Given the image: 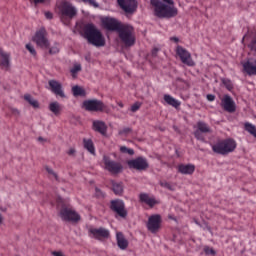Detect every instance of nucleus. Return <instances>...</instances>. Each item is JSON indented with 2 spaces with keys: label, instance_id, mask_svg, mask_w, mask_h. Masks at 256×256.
I'll use <instances>...</instances> for the list:
<instances>
[{
  "label": "nucleus",
  "instance_id": "1",
  "mask_svg": "<svg viewBox=\"0 0 256 256\" xmlns=\"http://www.w3.org/2000/svg\"><path fill=\"white\" fill-rule=\"evenodd\" d=\"M150 0V4L154 9V15L159 19H171L176 17L178 10L175 8L173 0Z\"/></svg>",
  "mask_w": 256,
  "mask_h": 256
},
{
  "label": "nucleus",
  "instance_id": "2",
  "mask_svg": "<svg viewBox=\"0 0 256 256\" xmlns=\"http://www.w3.org/2000/svg\"><path fill=\"white\" fill-rule=\"evenodd\" d=\"M56 11L62 23H69L71 19L77 16V8L67 0H61L56 3Z\"/></svg>",
  "mask_w": 256,
  "mask_h": 256
},
{
  "label": "nucleus",
  "instance_id": "3",
  "mask_svg": "<svg viewBox=\"0 0 256 256\" xmlns=\"http://www.w3.org/2000/svg\"><path fill=\"white\" fill-rule=\"evenodd\" d=\"M84 38L87 39L88 43L95 47H104L105 45V38H103V34H101L93 24H87L84 27Z\"/></svg>",
  "mask_w": 256,
  "mask_h": 256
},
{
  "label": "nucleus",
  "instance_id": "4",
  "mask_svg": "<svg viewBox=\"0 0 256 256\" xmlns=\"http://www.w3.org/2000/svg\"><path fill=\"white\" fill-rule=\"evenodd\" d=\"M237 149V142L232 138L219 140L214 145H212V151L218 155H229Z\"/></svg>",
  "mask_w": 256,
  "mask_h": 256
},
{
  "label": "nucleus",
  "instance_id": "5",
  "mask_svg": "<svg viewBox=\"0 0 256 256\" xmlns=\"http://www.w3.org/2000/svg\"><path fill=\"white\" fill-rule=\"evenodd\" d=\"M119 39L124 43L125 47H133L135 45V30L133 26L123 24L120 31H118Z\"/></svg>",
  "mask_w": 256,
  "mask_h": 256
},
{
  "label": "nucleus",
  "instance_id": "6",
  "mask_svg": "<svg viewBox=\"0 0 256 256\" xmlns=\"http://www.w3.org/2000/svg\"><path fill=\"white\" fill-rule=\"evenodd\" d=\"M32 41H34V43H36L37 47H40V49H49L50 42L49 38H47V30H45V28H40L38 31H36Z\"/></svg>",
  "mask_w": 256,
  "mask_h": 256
},
{
  "label": "nucleus",
  "instance_id": "7",
  "mask_svg": "<svg viewBox=\"0 0 256 256\" xmlns=\"http://www.w3.org/2000/svg\"><path fill=\"white\" fill-rule=\"evenodd\" d=\"M88 236L91 239H96L97 241H105V239H109L111 237V232L109 229H106L104 227H90L88 229Z\"/></svg>",
  "mask_w": 256,
  "mask_h": 256
},
{
  "label": "nucleus",
  "instance_id": "8",
  "mask_svg": "<svg viewBox=\"0 0 256 256\" xmlns=\"http://www.w3.org/2000/svg\"><path fill=\"white\" fill-rule=\"evenodd\" d=\"M60 217L62 221H70L71 223H77V221H81V215L69 207H63L60 210Z\"/></svg>",
  "mask_w": 256,
  "mask_h": 256
},
{
  "label": "nucleus",
  "instance_id": "9",
  "mask_svg": "<svg viewBox=\"0 0 256 256\" xmlns=\"http://www.w3.org/2000/svg\"><path fill=\"white\" fill-rule=\"evenodd\" d=\"M176 55L179 56L180 61L184 65H187L188 67H195V61H193L191 53L187 51V49L183 48L182 46H177Z\"/></svg>",
  "mask_w": 256,
  "mask_h": 256
},
{
  "label": "nucleus",
  "instance_id": "10",
  "mask_svg": "<svg viewBox=\"0 0 256 256\" xmlns=\"http://www.w3.org/2000/svg\"><path fill=\"white\" fill-rule=\"evenodd\" d=\"M103 162L106 171H109V173H114L117 175V173H121V171H123V165L119 162L111 160V158L107 155L103 156Z\"/></svg>",
  "mask_w": 256,
  "mask_h": 256
},
{
  "label": "nucleus",
  "instance_id": "11",
  "mask_svg": "<svg viewBox=\"0 0 256 256\" xmlns=\"http://www.w3.org/2000/svg\"><path fill=\"white\" fill-rule=\"evenodd\" d=\"M161 215L159 214H153L148 218V222L146 224V227L150 233H159V229H161V223H162Z\"/></svg>",
  "mask_w": 256,
  "mask_h": 256
},
{
  "label": "nucleus",
  "instance_id": "12",
  "mask_svg": "<svg viewBox=\"0 0 256 256\" xmlns=\"http://www.w3.org/2000/svg\"><path fill=\"white\" fill-rule=\"evenodd\" d=\"M83 107L86 111L101 112L105 111V104L101 100L92 99L83 102Z\"/></svg>",
  "mask_w": 256,
  "mask_h": 256
},
{
  "label": "nucleus",
  "instance_id": "13",
  "mask_svg": "<svg viewBox=\"0 0 256 256\" xmlns=\"http://www.w3.org/2000/svg\"><path fill=\"white\" fill-rule=\"evenodd\" d=\"M110 208L116 215L119 217H122V219H125L127 217V210L125 209V202L123 200H112L110 203Z\"/></svg>",
  "mask_w": 256,
  "mask_h": 256
},
{
  "label": "nucleus",
  "instance_id": "14",
  "mask_svg": "<svg viewBox=\"0 0 256 256\" xmlns=\"http://www.w3.org/2000/svg\"><path fill=\"white\" fill-rule=\"evenodd\" d=\"M128 166L130 167V169H136L137 171H145V169L149 168V162H147V158L138 157L136 159L129 160Z\"/></svg>",
  "mask_w": 256,
  "mask_h": 256
},
{
  "label": "nucleus",
  "instance_id": "15",
  "mask_svg": "<svg viewBox=\"0 0 256 256\" xmlns=\"http://www.w3.org/2000/svg\"><path fill=\"white\" fill-rule=\"evenodd\" d=\"M221 107L224 109V111H227V113H235L237 111V105L235 104V101L231 96L225 95L221 99Z\"/></svg>",
  "mask_w": 256,
  "mask_h": 256
},
{
  "label": "nucleus",
  "instance_id": "16",
  "mask_svg": "<svg viewBox=\"0 0 256 256\" xmlns=\"http://www.w3.org/2000/svg\"><path fill=\"white\" fill-rule=\"evenodd\" d=\"M102 24L108 31H117V33H119L121 27L124 25L114 18H104Z\"/></svg>",
  "mask_w": 256,
  "mask_h": 256
},
{
  "label": "nucleus",
  "instance_id": "17",
  "mask_svg": "<svg viewBox=\"0 0 256 256\" xmlns=\"http://www.w3.org/2000/svg\"><path fill=\"white\" fill-rule=\"evenodd\" d=\"M139 201L144 205H148L151 209L155 207V205H159L161 203L159 200L155 198V196L147 194V193H140L139 194Z\"/></svg>",
  "mask_w": 256,
  "mask_h": 256
},
{
  "label": "nucleus",
  "instance_id": "18",
  "mask_svg": "<svg viewBox=\"0 0 256 256\" xmlns=\"http://www.w3.org/2000/svg\"><path fill=\"white\" fill-rule=\"evenodd\" d=\"M118 5L125 13H134L137 9V0H118Z\"/></svg>",
  "mask_w": 256,
  "mask_h": 256
},
{
  "label": "nucleus",
  "instance_id": "19",
  "mask_svg": "<svg viewBox=\"0 0 256 256\" xmlns=\"http://www.w3.org/2000/svg\"><path fill=\"white\" fill-rule=\"evenodd\" d=\"M48 85L50 87V91L54 93L57 97H61L65 99V92L63 91V85L60 84L57 80H49Z\"/></svg>",
  "mask_w": 256,
  "mask_h": 256
},
{
  "label": "nucleus",
  "instance_id": "20",
  "mask_svg": "<svg viewBox=\"0 0 256 256\" xmlns=\"http://www.w3.org/2000/svg\"><path fill=\"white\" fill-rule=\"evenodd\" d=\"M243 70L245 71V73H247V75H256V60H248L247 62H244Z\"/></svg>",
  "mask_w": 256,
  "mask_h": 256
},
{
  "label": "nucleus",
  "instance_id": "21",
  "mask_svg": "<svg viewBox=\"0 0 256 256\" xmlns=\"http://www.w3.org/2000/svg\"><path fill=\"white\" fill-rule=\"evenodd\" d=\"M178 171L182 175H193V173H195V165H193V164H180L178 166Z\"/></svg>",
  "mask_w": 256,
  "mask_h": 256
},
{
  "label": "nucleus",
  "instance_id": "22",
  "mask_svg": "<svg viewBox=\"0 0 256 256\" xmlns=\"http://www.w3.org/2000/svg\"><path fill=\"white\" fill-rule=\"evenodd\" d=\"M116 241L119 249L125 251L129 247V241L125 239V236L121 232L116 233Z\"/></svg>",
  "mask_w": 256,
  "mask_h": 256
},
{
  "label": "nucleus",
  "instance_id": "23",
  "mask_svg": "<svg viewBox=\"0 0 256 256\" xmlns=\"http://www.w3.org/2000/svg\"><path fill=\"white\" fill-rule=\"evenodd\" d=\"M164 101L167 103V105H170L171 107H174L175 109L181 107V101L173 98V96L169 94L164 95Z\"/></svg>",
  "mask_w": 256,
  "mask_h": 256
},
{
  "label": "nucleus",
  "instance_id": "24",
  "mask_svg": "<svg viewBox=\"0 0 256 256\" xmlns=\"http://www.w3.org/2000/svg\"><path fill=\"white\" fill-rule=\"evenodd\" d=\"M93 129L95 131H98V133L105 135V133L107 132V125H105V122H103V121H94Z\"/></svg>",
  "mask_w": 256,
  "mask_h": 256
},
{
  "label": "nucleus",
  "instance_id": "25",
  "mask_svg": "<svg viewBox=\"0 0 256 256\" xmlns=\"http://www.w3.org/2000/svg\"><path fill=\"white\" fill-rule=\"evenodd\" d=\"M83 145L84 149H86L88 153L95 155V145L93 144V140L84 138Z\"/></svg>",
  "mask_w": 256,
  "mask_h": 256
},
{
  "label": "nucleus",
  "instance_id": "26",
  "mask_svg": "<svg viewBox=\"0 0 256 256\" xmlns=\"http://www.w3.org/2000/svg\"><path fill=\"white\" fill-rule=\"evenodd\" d=\"M0 57L2 58L0 62L2 69H9V54L0 49Z\"/></svg>",
  "mask_w": 256,
  "mask_h": 256
},
{
  "label": "nucleus",
  "instance_id": "27",
  "mask_svg": "<svg viewBox=\"0 0 256 256\" xmlns=\"http://www.w3.org/2000/svg\"><path fill=\"white\" fill-rule=\"evenodd\" d=\"M112 190L115 193V195H123V183L122 182H111Z\"/></svg>",
  "mask_w": 256,
  "mask_h": 256
},
{
  "label": "nucleus",
  "instance_id": "28",
  "mask_svg": "<svg viewBox=\"0 0 256 256\" xmlns=\"http://www.w3.org/2000/svg\"><path fill=\"white\" fill-rule=\"evenodd\" d=\"M49 110L51 111V113L59 115V113H61V111L63 110V106H61L59 102H51L49 104Z\"/></svg>",
  "mask_w": 256,
  "mask_h": 256
},
{
  "label": "nucleus",
  "instance_id": "29",
  "mask_svg": "<svg viewBox=\"0 0 256 256\" xmlns=\"http://www.w3.org/2000/svg\"><path fill=\"white\" fill-rule=\"evenodd\" d=\"M72 93L74 97H85V95H87L85 89L81 88V86L72 87Z\"/></svg>",
  "mask_w": 256,
  "mask_h": 256
},
{
  "label": "nucleus",
  "instance_id": "30",
  "mask_svg": "<svg viewBox=\"0 0 256 256\" xmlns=\"http://www.w3.org/2000/svg\"><path fill=\"white\" fill-rule=\"evenodd\" d=\"M197 127H198V131H200L201 133H211V128L205 122H202V121L198 122Z\"/></svg>",
  "mask_w": 256,
  "mask_h": 256
},
{
  "label": "nucleus",
  "instance_id": "31",
  "mask_svg": "<svg viewBox=\"0 0 256 256\" xmlns=\"http://www.w3.org/2000/svg\"><path fill=\"white\" fill-rule=\"evenodd\" d=\"M244 129H245V131L250 133V135H253V137L256 138V127H255V125H253V124H251L249 122H246L244 124Z\"/></svg>",
  "mask_w": 256,
  "mask_h": 256
},
{
  "label": "nucleus",
  "instance_id": "32",
  "mask_svg": "<svg viewBox=\"0 0 256 256\" xmlns=\"http://www.w3.org/2000/svg\"><path fill=\"white\" fill-rule=\"evenodd\" d=\"M24 99H25V101H28L32 105V107H34L36 109H37V107H39V102L37 100L33 99V97H31V95H29V94L24 95Z\"/></svg>",
  "mask_w": 256,
  "mask_h": 256
},
{
  "label": "nucleus",
  "instance_id": "33",
  "mask_svg": "<svg viewBox=\"0 0 256 256\" xmlns=\"http://www.w3.org/2000/svg\"><path fill=\"white\" fill-rule=\"evenodd\" d=\"M49 54L50 55H56V53H59V43H54L52 46H49Z\"/></svg>",
  "mask_w": 256,
  "mask_h": 256
},
{
  "label": "nucleus",
  "instance_id": "34",
  "mask_svg": "<svg viewBox=\"0 0 256 256\" xmlns=\"http://www.w3.org/2000/svg\"><path fill=\"white\" fill-rule=\"evenodd\" d=\"M79 71H81V64H74L73 68L70 70L72 77H77Z\"/></svg>",
  "mask_w": 256,
  "mask_h": 256
},
{
  "label": "nucleus",
  "instance_id": "35",
  "mask_svg": "<svg viewBox=\"0 0 256 256\" xmlns=\"http://www.w3.org/2000/svg\"><path fill=\"white\" fill-rule=\"evenodd\" d=\"M120 152L127 154V155H135V150H133L131 148H127V146H121Z\"/></svg>",
  "mask_w": 256,
  "mask_h": 256
},
{
  "label": "nucleus",
  "instance_id": "36",
  "mask_svg": "<svg viewBox=\"0 0 256 256\" xmlns=\"http://www.w3.org/2000/svg\"><path fill=\"white\" fill-rule=\"evenodd\" d=\"M26 49L27 51H29V53L31 55H33L35 57V55H37V51L35 50V47L32 44H26Z\"/></svg>",
  "mask_w": 256,
  "mask_h": 256
},
{
  "label": "nucleus",
  "instance_id": "37",
  "mask_svg": "<svg viewBox=\"0 0 256 256\" xmlns=\"http://www.w3.org/2000/svg\"><path fill=\"white\" fill-rule=\"evenodd\" d=\"M160 186L164 187V189H168L169 191H173V189H174V187L171 185V183L166 182V181L160 182Z\"/></svg>",
  "mask_w": 256,
  "mask_h": 256
},
{
  "label": "nucleus",
  "instance_id": "38",
  "mask_svg": "<svg viewBox=\"0 0 256 256\" xmlns=\"http://www.w3.org/2000/svg\"><path fill=\"white\" fill-rule=\"evenodd\" d=\"M139 109H141V103L136 102L131 106L130 111H132V113H136Z\"/></svg>",
  "mask_w": 256,
  "mask_h": 256
},
{
  "label": "nucleus",
  "instance_id": "39",
  "mask_svg": "<svg viewBox=\"0 0 256 256\" xmlns=\"http://www.w3.org/2000/svg\"><path fill=\"white\" fill-rule=\"evenodd\" d=\"M194 136L196 137V139H198V141H205V137L203 136V134H201L200 130H196L194 132Z\"/></svg>",
  "mask_w": 256,
  "mask_h": 256
},
{
  "label": "nucleus",
  "instance_id": "40",
  "mask_svg": "<svg viewBox=\"0 0 256 256\" xmlns=\"http://www.w3.org/2000/svg\"><path fill=\"white\" fill-rule=\"evenodd\" d=\"M84 3L91 5L92 7H99V4L95 0H84Z\"/></svg>",
  "mask_w": 256,
  "mask_h": 256
},
{
  "label": "nucleus",
  "instance_id": "41",
  "mask_svg": "<svg viewBox=\"0 0 256 256\" xmlns=\"http://www.w3.org/2000/svg\"><path fill=\"white\" fill-rule=\"evenodd\" d=\"M204 252L206 253V255H215V250H213V248L210 247H206L204 249Z\"/></svg>",
  "mask_w": 256,
  "mask_h": 256
},
{
  "label": "nucleus",
  "instance_id": "42",
  "mask_svg": "<svg viewBox=\"0 0 256 256\" xmlns=\"http://www.w3.org/2000/svg\"><path fill=\"white\" fill-rule=\"evenodd\" d=\"M206 99H207L208 101H215V95H213V94H208V95L206 96Z\"/></svg>",
  "mask_w": 256,
  "mask_h": 256
},
{
  "label": "nucleus",
  "instance_id": "43",
  "mask_svg": "<svg viewBox=\"0 0 256 256\" xmlns=\"http://www.w3.org/2000/svg\"><path fill=\"white\" fill-rule=\"evenodd\" d=\"M46 19H53V13L51 12H45Z\"/></svg>",
  "mask_w": 256,
  "mask_h": 256
},
{
  "label": "nucleus",
  "instance_id": "44",
  "mask_svg": "<svg viewBox=\"0 0 256 256\" xmlns=\"http://www.w3.org/2000/svg\"><path fill=\"white\" fill-rule=\"evenodd\" d=\"M48 173H50V175H53L55 177V179H57V174L55 172H53V170L51 168H47Z\"/></svg>",
  "mask_w": 256,
  "mask_h": 256
},
{
  "label": "nucleus",
  "instance_id": "45",
  "mask_svg": "<svg viewBox=\"0 0 256 256\" xmlns=\"http://www.w3.org/2000/svg\"><path fill=\"white\" fill-rule=\"evenodd\" d=\"M50 0H34L35 5H39V3H47Z\"/></svg>",
  "mask_w": 256,
  "mask_h": 256
},
{
  "label": "nucleus",
  "instance_id": "46",
  "mask_svg": "<svg viewBox=\"0 0 256 256\" xmlns=\"http://www.w3.org/2000/svg\"><path fill=\"white\" fill-rule=\"evenodd\" d=\"M158 52H159V49L154 48V49L152 50V56H153V57L157 56V53H158Z\"/></svg>",
  "mask_w": 256,
  "mask_h": 256
},
{
  "label": "nucleus",
  "instance_id": "47",
  "mask_svg": "<svg viewBox=\"0 0 256 256\" xmlns=\"http://www.w3.org/2000/svg\"><path fill=\"white\" fill-rule=\"evenodd\" d=\"M12 113L13 115H19V110H17V108H12Z\"/></svg>",
  "mask_w": 256,
  "mask_h": 256
},
{
  "label": "nucleus",
  "instance_id": "48",
  "mask_svg": "<svg viewBox=\"0 0 256 256\" xmlns=\"http://www.w3.org/2000/svg\"><path fill=\"white\" fill-rule=\"evenodd\" d=\"M170 39H171V41H174L175 43H179V38H177V37H172Z\"/></svg>",
  "mask_w": 256,
  "mask_h": 256
},
{
  "label": "nucleus",
  "instance_id": "49",
  "mask_svg": "<svg viewBox=\"0 0 256 256\" xmlns=\"http://www.w3.org/2000/svg\"><path fill=\"white\" fill-rule=\"evenodd\" d=\"M75 154V149H70L69 151H68V155H74Z\"/></svg>",
  "mask_w": 256,
  "mask_h": 256
},
{
  "label": "nucleus",
  "instance_id": "50",
  "mask_svg": "<svg viewBox=\"0 0 256 256\" xmlns=\"http://www.w3.org/2000/svg\"><path fill=\"white\" fill-rule=\"evenodd\" d=\"M117 105H118V107H121V109H123V107H124L123 102H118Z\"/></svg>",
  "mask_w": 256,
  "mask_h": 256
},
{
  "label": "nucleus",
  "instance_id": "51",
  "mask_svg": "<svg viewBox=\"0 0 256 256\" xmlns=\"http://www.w3.org/2000/svg\"><path fill=\"white\" fill-rule=\"evenodd\" d=\"M76 3H85V0H75Z\"/></svg>",
  "mask_w": 256,
  "mask_h": 256
},
{
  "label": "nucleus",
  "instance_id": "52",
  "mask_svg": "<svg viewBox=\"0 0 256 256\" xmlns=\"http://www.w3.org/2000/svg\"><path fill=\"white\" fill-rule=\"evenodd\" d=\"M38 141H47V140L45 138H43V137H39Z\"/></svg>",
  "mask_w": 256,
  "mask_h": 256
},
{
  "label": "nucleus",
  "instance_id": "53",
  "mask_svg": "<svg viewBox=\"0 0 256 256\" xmlns=\"http://www.w3.org/2000/svg\"><path fill=\"white\" fill-rule=\"evenodd\" d=\"M168 217H169V219H172L173 221H175V217H173L171 215H169Z\"/></svg>",
  "mask_w": 256,
  "mask_h": 256
},
{
  "label": "nucleus",
  "instance_id": "54",
  "mask_svg": "<svg viewBox=\"0 0 256 256\" xmlns=\"http://www.w3.org/2000/svg\"><path fill=\"white\" fill-rule=\"evenodd\" d=\"M124 131L127 133V131H129V128L125 129Z\"/></svg>",
  "mask_w": 256,
  "mask_h": 256
},
{
  "label": "nucleus",
  "instance_id": "55",
  "mask_svg": "<svg viewBox=\"0 0 256 256\" xmlns=\"http://www.w3.org/2000/svg\"><path fill=\"white\" fill-rule=\"evenodd\" d=\"M196 225H199V222L198 221H195Z\"/></svg>",
  "mask_w": 256,
  "mask_h": 256
}]
</instances>
